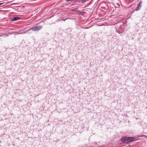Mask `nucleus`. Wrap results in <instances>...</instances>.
I'll list each match as a JSON object with an SVG mask.
<instances>
[{
  "label": "nucleus",
  "instance_id": "f257e3e1",
  "mask_svg": "<svg viewBox=\"0 0 147 147\" xmlns=\"http://www.w3.org/2000/svg\"><path fill=\"white\" fill-rule=\"evenodd\" d=\"M42 28V26L36 25L30 28V30H31L33 31H38L41 30Z\"/></svg>",
  "mask_w": 147,
  "mask_h": 147
},
{
  "label": "nucleus",
  "instance_id": "f03ea898",
  "mask_svg": "<svg viewBox=\"0 0 147 147\" xmlns=\"http://www.w3.org/2000/svg\"><path fill=\"white\" fill-rule=\"evenodd\" d=\"M125 140H128V141L131 142H132L135 140V138L133 137H127L126 138Z\"/></svg>",
  "mask_w": 147,
  "mask_h": 147
},
{
  "label": "nucleus",
  "instance_id": "7ed1b4c3",
  "mask_svg": "<svg viewBox=\"0 0 147 147\" xmlns=\"http://www.w3.org/2000/svg\"><path fill=\"white\" fill-rule=\"evenodd\" d=\"M142 1H140V2L139 4H138V6L137 8L136 9V11H138L140 9V8H141V7L142 6Z\"/></svg>",
  "mask_w": 147,
  "mask_h": 147
},
{
  "label": "nucleus",
  "instance_id": "20e7f679",
  "mask_svg": "<svg viewBox=\"0 0 147 147\" xmlns=\"http://www.w3.org/2000/svg\"><path fill=\"white\" fill-rule=\"evenodd\" d=\"M20 19V18L18 17H13L11 19V21H16Z\"/></svg>",
  "mask_w": 147,
  "mask_h": 147
},
{
  "label": "nucleus",
  "instance_id": "39448f33",
  "mask_svg": "<svg viewBox=\"0 0 147 147\" xmlns=\"http://www.w3.org/2000/svg\"><path fill=\"white\" fill-rule=\"evenodd\" d=\"M78 8H75L73 9L72 10V11H76V10H78Z\"/></svg>",
  "mask_w": 147,
  "mask_h": 147
},
{
  "label": "nucleus",
  "instance_id": "423d86ee",
  "mask_svg": "<svg viewBox=\"0 0 147 147\" xmlns=\"http://www.w3.org/2000/svg\"><path fill=\"white\" fill-rule=\"evenodd\" d=\"M2 3H0V5H2Z\"/></svg>",
  "mask_w": 147,
  "mask_h": 147
},
{
  "label": "nucleus",
  "instance_id": "0eeeda50",
  "mask_svg": "<svg viewBox=\"0 0 147 147\" xmlns=\"http://www.w3.org/2000/svg\"><path fill=\"white\" fill-rule=\"evenodd\" d=\"M66 20V19H65V20H63L64 21H65V20Z\"/></svg>",
  "mask_w": 147,
  "mask_h": 147
},
{
  "label": "nucleus",
  "instance_id": "6e6552de",
  "mask_svg": "<svg viewBox=\"0 0 147 147\" xmlns=\"http://www.w3.org/2000/svg\"><path fill=\"white\" fill-rule=\"evenodd\" d=\"M84 1H86V0H84Z\"/></svg>",
  "mask_w": 147,
  "mask_h": 147
},
{
  "label": "nucleus",
  "instance_id": "1a4fd4ad",
  "mask_svg": "<svg viewBox=\"0 0 147 147\" xmlns=\"http://www.w3.org/2000/svg\"><path fill=\"white\" fill-rule=\"evenodd\" d=\"M117 5H118V3H117Z\"/></svg>",
  "mask_w": 147,
  "mask_h": 147
}]
</instances>
